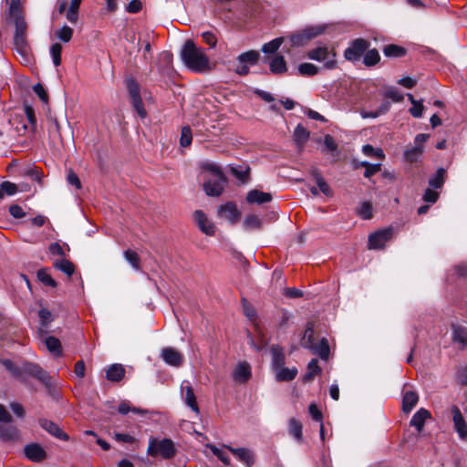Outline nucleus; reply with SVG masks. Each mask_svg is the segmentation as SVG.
I'll return each instance as SVG.
<instances>
[{"label": "nucleus", "mask_w": 467, "mask_h": 467, "mask_svg": "<svg viewBox=\"0 0 467 467\" xmlns=\"http://www.w3.org/2000/svg\"><path fill=\"white\" fill-rule=\"evenodd\" d=\"M218 215L234 224L239 221L241 217V212L238 210L234 202H228L225 204L219 206Z\"/></svg>", "instance_id": "9b49d317"}, {"label": "nucleus", "mask_w": 467, "mask_h": 467, "mask_svg": "<svg viewBox=\"0 0 467 467\" xmlns=\"http://www.w3.org/2000/svg\"><path fill=\"white\" fill-rule=\"evenodd\" d=\"M298 72L301 76L312 77L318 73V67L311 63H302L298 66Z\"/></svg>", "instance_id": "a18cd8bd"}, {"label": "nucleus", "mask_w": 467, "mask_h": 467, "mask_svg": "<svg viewBox=\"0 0 467 467\" xmlns=\"http://www.w3.org/2000/svg\"><path fill=\"white\" fill-rule=\"evenodd\" d=\"M290 41L293 47H303L306 46L310 41V39L303 29L296 34L292 35L290 36Z\"/></svg>", "instance_id": "a19ab883"}, {"label": "nucleus", "mask_w": 467, "mask_h": 467, "mask_svg": "<svg viewBox=\"0 0 467 467\" xmlns=\"http://www.w3.org/2000/svg\"><path fill=\"white\" fill-rule=\"evenodd\" d=\"M193 216L199 229L202 233L207 235H213L215 234V226L213 223L207 218L202 211H195Z\"/></svg>", "instance_id": "dca6fc26"}, {"label": "nucleus", "mask_w": 467, "mask_h": 467, "mask_svg": "<svg viewBox=\"0 0 467 467\" xmlns=\"http://www.w3.org/2000/svg\"><path fill=\"white\" fill-rule=\"evenodd\" d=\"M126 85L133 109L140 118H145L147 116V111L143 106L138 82L134 78H128L126 80Z\"/></svg>", "instance_id": "39448f33"}, {"label": "nucleus", "mask_w": 467, "mask_h": 467, "mask_svg": "<svg viewBox=\"0 0 467 467\" xmlns=\"http://www.w3.org/2000/svg\"><path fill=\"white\" fill-rule=\"evenodd\" d=\"M419 402V395L414 390H406L402 397V410L404 413H410Z\"/></svg>", "instance_id": "5701e85b"}, {"label": "nucleus", "mask_w": 467, "mask_h": 467, "mask_svg": "<svg viewBox=\"0 0 467 467\" xmlns=\"http://www.w3.org/2000/svg\"><path fill=\"white\" fill-rule=\"evenodd\" d=\"M224 447L247 467H251L254 463V455L251 450L246 448H233L227 445H224Z\"/></svg>", "instance_id": "f3484780"}, {"label": "nucleus", "mask_w": 467, "mask_h": 467, "mask_svg": "<svg viewBox=\"0 0 467 467\" xmlns=\"http://www.w3.org/2000/svg\"><path fill=\"white\" fill-rule=\"evenodd\" d=\"M24 452L26 457L34 462H40L47 456L45 449L38 443H29L26 445Z\"/></svg>", "instance_id": "ddd939ff"}, {"label": "nucleus", "mask_w": 467, "mask_h": 467, "mask_svg": "<svg viewBox=\"0 0 467 467\" xmlns=\"http://www.w3.org/2000/svg\"><path fill=\"white\" fill-rule=\"evenodd\" d=\"M0 439L5 441H18L20 440V431L14 425H0Z\"/></svg>", "instance_id": "b1692460"}, {"label": "nucleus", "mask_w": 467, "mask_h": 467, "mask_svg": "<svg viewBox=\"0 0 467 467\" xmlns=\"http://www.w3.org/2000/svg\"><path fill=\"white\" fill-rule=\"evenodd\" d=\"M446 176V170L444 168H439L436 173L429 179V186L433 189H441Z\"/></svg>", "instance_id": "2f4dec72"}, {"label": "nucleus", "mask_w": 467, "mask_h": 467, "mask_svg": "<svg viewBox=\"0 0 467 467\" xmlns=\"http://www.w3.org/2000/svg\"><path fill=\"white\" fill-rule=\"evenodd\" d=\"M259 53L254 50H250L244 53H242L238 56L237 59L240 64H250V65H255L259 59Z\"/></svg>", "instance_id": "c9c22d12"}, {"label": "nucleus", "mask_w": 467, "mask_h": 467, "mask_svg": "<svg viewBox=\"0 0 467 467\" xmlns=\"http://www.w3.org/2000/svg\"><path fill=\"white\" fill-rule=\"evenodd\" d=\"M272 199L273 197L271 193L256 189L249 191L246 194V202L251 204H263L271 202Z\"/></svg>", "instance_id": "aec40b11"}, {"label": "nucleus", "mask_w": 467, "mask_h": 467, "mask_svg": "<svg viewBox=\"0 0 467 467\" xmlns=\"http://www.w3.org/2000/svg\"><path fill=\"white\" fill-rule=\"evenodd\" d=\"M147 453L151 457L161 456L162 459L170 460L175 455L176 449L174 442L171 439L158 440L150 438Z\"/></svg>", "instance_id": "7ed1b4c3"}, {"label": "nucleus", "mask_w": 467, "mask_h": 467, "mask_svg": "<svg viewBox=\"0 0 467 467\" xmlns=\"http://www.w3.org/2000/svg\"><path fill=\"white\" fill-rule=\"evenodd\" d=\"M262 222L257 215H247L244 221V228L247 231L260 229Z\"/></svg>", "instance_id": "79ce46f5"}, {"label": "nucleus", "mask_w": 467, "mask_h": 467, "mask_svg": "<svg viewBox=\"0 0 467 467\" xmlns=\"http://www.w3.org/2000/svg\"><path fill=\"white\" fill-rule=\"evenodd\" d=\"M456 379L461 385L467 386V367L462 368L457 371Z\"/></svg>", "instance_id": "774afa93"}, {"label": "nucleus", "mask_w": 467, "mask_h": 467, "mask_svg": "<svg viewBox=\"0 0 467 467\" xmlns=\"http://www.w3.org/2000/svg\"><path fill=\"white\" fill-rule=\"evenodd\" d=\"M295 140L297 144H305L309 138V131L302 125H297L294 131Z\"/></svg>", "instance_id": "37998d69"}, {"label": "nucleus", "mask_w": 467, "mask_h": 467, "mask_svg": "<svg viewBox=\"0 0 467 467\" xmlns=\"http://www.w3.org/2000/svg\"><path fill=\"white\" fill-rule=\"evenodd\" d=\"M362 152L368 157H376L378 159H383L385 157L381 149H375L369 144H366L362 147Z\"/></svg>", "instance_id": "603ef678"}, {"label": "nucleus", "mask_w": 467, "mask_h": 467, "mask_svg": "<svg viewBox=\"0 0 467 467\" xmlns=\"http://www.w3.org/2000/svg\"><path fill=\"white\" fill-rule=\"evenodd\" d=\"M251 376V366L245 361L238 363L233 371L234 379L239 383L247 382Z\"/></svg>", "instance_id": "a211bd4d"}, {"label": "nucleus", "mask_w": 467, "mask_h": 467, "mask_svg": "<svg viewBox=\"0 0 467 467\" xmlns=\"http://www.w3.org/2000/svg\"><path fill=\"white\" fill-rule=\"evenodd\" d=\"M322 371L321 368L318 365V360L317 358H313L307 365V371L304 375V381L308 382L314 379L316 375L320 374Z\"/></svg>", "instance_id": "f704fd0d"}, {"label": "nucleus", "mask_w": 467, "mask_h": 467, "mask_svg": "<svg viewBox=\"0 0 467 467\" xmlns=\"http://www.w3.org/2000/svg\"><path fill=\"white\" fill-rule=\"evenodd\" d=\"M118 411L122 415H126L130 411L134 412L136 414H144L146 412L142 409L136 408V407H130V404L125 401L121 402L119 405Z\"/></svg>", "instance_id": "5fc2aeb1"}, {"label": "nucleus", "mask_w": 467, "mask_h": 467, "mask_svg": "<svg viewBox=\"0 0 467 467\" xmlns=\"http://www.w3.org/2000/svg\"><path fill=\"white\" fill-rule=\"evenodd\" d=\"M314 342V323L309 321L306 323L301 344L304 348H307L309 345H312Z\"/></svg>", "instance_id": "58836bf2"}, {"label": "nucleus", "mask_w": 467, "mask_h": 467, "mask_svg": "<svg viewBox=\"0 0 467 467\" xmlns=\"http://www.w3.org/2000/svg\"><path fill=\"white\" fill-rule=\"evenodd\" d=\"M38 317L40 319L41 327L39 328V334L42 337L43 334L47 333L48 325L53 321L54 317L47 308H41L38 311Z\"/></svg>", "instance_id": "7c9ffc66"}, {"label": "nucleus", "mask_w": 467, "mask_h": 467, "mask_svg": "<svg viewBox=\"0 0 467 467\" xmlns=\"http://www.w3.org/2000/svg\"><path fill=\"white\" fill-rule=\"evenodd\" d=\"M181 57L184 65L193 72L202 73L211 69L210 59L204 49L196 46L191 39L184 43L181 50Z\"/></svg>", "instance_id": "f03ea898"}, {"label": "nucleus", "mask_w": 467, "mask_h": 467, "mask_svg": "<svg viewBox=\"0 0 467 467\" xmlns=\"http://www.w3.org/2000/svg\"><path fill=\"white\" fill-rule=\"evenodd\" d=\"M358 213L365 220L370 219L372 217V205L368 202H363Z\"/></svg>", "instance_id": "052dcab7"}, {"label": "nucleus", "mask_w": 467, "mask_h": 467, "mask_svg": "<svg viewBox=\"0 0 467 467\" xmlns=\"http://www.w3.org/2000/svg\"><path fill=\"white\" fill-rule=\"evenodd\" d=\"M161 357L165 363L173 367L181 366L184 360L183 355L171 347L162 348Z\"/></svg>", "instance_id": "4468645a"}, {"label": "nucleus", "mask_w": 467, "mask_h": 467, "mask_svg": "<svg viewBox=\"0 0 467 467\" xmlns=\"http://www.w3.org/2000/svg\"><path fill=\"white\" fill-rule=\"evenodd\" d=\"M370 43L363 38H358L350 43V46L345 50L344 57L348 61H358L365 51L369 47Z\"/></svg>", "instance_id": "423d86ee"}, {"label": "nucleus", "mask_w": 467, "mask_h": 467, "mask_svg": "<svg viewBox=\"0 0 467 467\" xmlns=\"http://www.w3.org/2000/svg\"><path fill=\"white\" fill-rule=\"evenodd\" d=\"M326 27L324 26H307L304 30L306 33L308 38L312 40L313 38L322 35L325 32Z\"/></svg>", "instance_id": "bf43d9fd"}, {"label": "nucleus", "mask_w": 467, "mask_h": 467, "mask_svg": "<svg viewBox=\"0 0 467 467\" xmlns=\"http://www.w3.org/2000/svg\"><path fill=\"white\" fill-rule=\"evenodd\" d=\"M288 431L297 442H303V425L299 420L291 418L288 421Z\"/></svg>", "instance_id": "cd10ccee"}, {"label": "nucleus", "mask_w": 467, "mask_h": 467, "mask_svg": "<svg viewBox=\"0 0 467 467\" xmlns=\"http://www.w3.org/2000/svg\"><path fill=\"white\" fill-rule=\"evenodd\" d=\"M53 265L55 268L65 273L67 276H71L75 272V265L67 259L55 261Z\"/></svg>", "instance_id": "e433bc0d"}, {"label": "nucleus", "mask_w": 467, "mask_h": 467, "mask_svg": "<svg viewBox=\"0 0 467 467\" xmlns=\"http://www.w3.org/2000/svg\"><path fill=\"white\" fill-rule=\"evenodd\" d=\"M431 418V412L424 408H420L412 416V418L410 421V425L414 427L417 430V431L420 433L424 428L425 421Z\"/></svg>", "instance_id": "6ab92c4d"}, {"label": "nucleus", "mask_w": 467, "mask_h": 467, "mask_svg": "<svg viewBox=\"0 0 467 467\" xmlns=\"http://www.w3.org/2000/svg\"><path fill=\"white\" fill-rule=\"evenodd\" d=\"M218 177L213 180H209L203 183V190L209 196L217 197L220 196L223 191V182Z\"/></svg>", "instance_id": "412c9836"}, {"label": "nucleus", "mask_w": 467, "mask_h": 467, "mask_svg": "<svg viewBox=\"0 0 467 467\" xmlns=\"http://www.w3.org/2000/svg\"><path fill=\"white\" fill-rule=\"evenodd\" d=\"M307 57L312 60L324 63V67L327 69L336 67V53L333 48L327 46H318L307 52Z\"/></svg>", "instance_id": "20e7f679"}, {"label": "nucleus", "mask_w": 467, "mask_h": 467, "mask_svg": "<svg viewBox=\"0 0 467 467\" xmlns=\"http://www.w3.org/2000/svg\"><path fill=\"white\" fill-rule=\"evenodd\" d=\"M436 190L437 189H433L431 187L427 188L423 193L422 200L425 202L435 203L438 201L440 195L439 192Z\"/></svg>", "instance_id": "4d7b16f0"}, {"label": "nucleus", "mask_w": 467, "mask_h": 467, "mask_svg": "<svg viewBox=\"0 0 467 467\" xmlns=\"http://www.w3.org/2000/svg\"><path fill=\"white\" fill-rule=\"evenodd\" d=\"M16 192L17 186L13 182L5 181L0 184V199H2L5 194L14 195Z\"/></svg>", "instance_id": "3c124183"}, {"label": "nucleus", "mask_w": 467, "mask_h": 467, "mask_svg": "<svg viewBox=\"0 0 467 467\" xmlns=\"http://www.w3.org/2000/svg\"><path fill=\"white\" fill-rule=\"evenodd\" d=\"M283 41H284L283 37L275 38L272 41L265 43L262 47V51L264 53L273 54L278 50V48L282 45Z\"/></svg>", "instance_id": "49530a36"}, {"label": "nucleus", "mask_w": 467, "mask_h": 467, "mask_svg": "<svg viewBox=\"0 0 467 467\" xmlns=\"http://www.w3.org/2000/svg\"><path fill=\"white\" fill-rule=\"evenodd\" d=\"M202 37L203 42L209 46L211 48H214L216 47V44L218 42L217 36L213 31H205L202 33Z\"/></svg>", "instance_id": "6e6d98bb"}, {"label": "nucleus", "mask_w": 467, "mask_h": 467, "mask_svg": "<svg viewBox=\"0 0 467 467\" xmlns=\"http://www.w3.org/2000/svg\"><path fill=\"white\" fill-rule=\"evenodd\" d=\"M61 52L62 46L59 43H54L50 47V55L53 60V63L56 67L61 64Z\"/></svg>", "instance_id": "8fccbe9b"}, {"label": "nucleus", "mask_w": 467, "mask_h": 467, "mask_svg": "<svg viewBox=\"0 0 467 467\" xmlns=\"http://www.w3.org/2000/svg\"><path fill=\"white\" fill-rule=\"evenodd\" d=\"M8 16L14 21L16 26L14 35L15 49L26 61H28L29 47L26 41L27 25L25 21L21 0L10 1Z\"/></svg>", "instance_id": "f257e3e1"}, {"label": "nucleus", "mask_w": 467, "mask_h": 467, "mask_svg": "<svg viewBox=\"0 0 467 467\" xmlns=\"http://www.w3.org/2000/svg\"><path fill=\"white\" fill-rule=\"evenodd\" d=\"M182 395L186 405L190 407L192 410L194 411L197 415H199L200 410L195 394L193 392V389L187 381H183L182 384Z\"/></svg>", "instance_id": "2eb2a0df"}, {"label": "nucleus", "mask_w": 467, "mask_h": 467, "mask_svg": "<svg viewBox=\"0 0 467 467\" xmlns=\"http://www.w3.org/2000/svg\"><path fill=\"white\" fill-rule=\"evenodd\" d=\"M272 367L274 370L283 367L285 362V357L283 348L278 345L271 347Z\"/></svg>", "instance_id": "a878e982"}, {"label": "nucleus", "mask_w": 467, "mask_h": 467, "mask_svg": "<svg viewBox=\"0 0 467 467\" xmlns=\"http://www.w3.org/2000/svg\"><path fill=\"white\" fill-rule=\"evenodd\" d=\"M308 411L314 420L322 422V420H323L322 412L320 411V410L317 408V406L315 403H311L309 405Z\"/></svg>", "instance_id": "0e129e2a"}, {"label": "nucleus", "mask_w": 467, "mask_h": 467, "mask_svg": "<svg viewBox=\"0 0 467 467\" xmlns=\"http://www.w3.org/2000/svg\"><path fill=\"white\" fill-rule=\"evenodd\" d=\"M33 90H34V92L39 97V99L44 103H47V101H48V95H47L46 89L44 88V87L41 84H39V83L36 84L33 87Z\"/></svg>", "instance_id": "69168bd1"}, {"label": "nucleus", "mask_w": 467, "mask_h": 467, "mask_svg": "<svg viewBox=\"0 0 467 467\" xmlns=\"http://www.w3.org/2000/svg\"><path fill=\"white\" fill-rule=\"evenodd\" d=\"M382 51L388 57H402L407 54V50L403 47L395 44L385 46Z\"/></svg>", "instance_id": "473e14b6"}, {"label": "nucleus", "mask_w": 467, "mask_h": 467, "mask_svg": "<svg viewBox=\"0 0 467 467\" xmlns=\"http://www.w3.org/2000/svg\"><path fill=\"white\" fill-rule=\"evenodd\" d=\"M38 424L42 429L57 439L66 441L69 440V436L54 421L41 418L38 420Z\"/></svg>", "instance_id": "f8f14e48"}, {"label": "nucleus", "mask_w": 467, "mask_h": 467, "mask_svg": "<svg viewBox=\"0 0 467 467\" xmlns=\"http://www.w3.org/2000/svg\"><path fill=\"white\" fill-rule=\"evenodd\" d=\"M21 371L37 379L46 387H50L52 385V378L37 364L25 363L21 367Z\"/></svg>", "instance_id": "0eeeda50"}, {"label": "nucleus", "mask_w": 467, "mask_h": 467, "mask_svg": "<svg viewBox=\"0 0 467 467\" xmlns=\"http://www.w3.org/2000/svg\"><path fill=\"white\" fill-rule=\"evenodd\" d=\"M37 279L43 283L45 285L56 287L57 282L52 278V276L47 272L46 269H40L36 273Z\"/></svg>", "instance_id": "de8ad7c7"}, {"label": "nucleus", "mask_w": 467, "mask_h": 467, "mask_svg": "<svg viewBox=\"0 0 467 467\" xmlns=\"http://www.w3.org/2000/svg\"><path fill=\"white\" fill-rule=\"evenodd\" d=\"M429 135L427 134H418L414 139V146L410 149H408L404 157L406 161L410 162H416L420 160V156L423 153L424 143L427 141Z\"/></svg>", "instance_id": "6e6552de"}, {"label": "nucleus", "mask_w": 467, "mask_h": 467, "mask_svg": "<svg viewBox=\"0 0 467 467\" xmlns=\"http://www.w3.org/2000/svg\"><path fill=\"white\" fill-rule=\"evenodd\" d=\"M269 67L274 74H283L287 71L285 60L283 56H275L269 62Z\"/></svg>", "instance_id": "c85d7f7f"}, {"label": "nucleus", "mask_w": 467, "mask_h": 467, "mask_svg": "<svg viewBox=\"0 0 467 467\" xmlns=\"http://www.w3.org/2000/svg\"><path fill=\"white\" fill-rule=\"evenodd\" d=\"M392 237V229L387 228L375 233L368 236L369 249H382L385 244Z\"/></svg>", "instance_id": "1a4fd4ad"}, {"label": "nucleus", "mask_w": 467, "mask_h": 467, "mask_svg": "<svg viewBox=\"0 0 467 467\" xmlns=\"http://www.w3.org/2000/svg\"><path fill=\"white\" fill-rule=\"evenodd\" d=\"M124 257L135 270H140V260L135 251L130 249L126 250L124 252Z\"/></svg>", "instance_id": "c03bdc74"}, {"label": "nucleus", "mask_w": 467, "mask_h": 467, "mask_svg": "<svg viewBox=\"0 0 467 467\" xmlns=\"http://www.w3.org/2000/svg\"><path fill=\"white\" fill-rule=\"evenodd\" d=\"M314 354L318 355L321 359L327 360L330 354V348L326 337H322L318 343H313L307 348Z\"/></svg>", "instance_id": "4be33fe9"}, {"label": "nucleus", "mask_w": 467, "mask_h": 467, "mask_svg": "<svg viewBox=\"0 0 467 467\" xmlns=\"http://www.w3.org/2000/svg\"><path fill=\"white\" fill-rule=\"evenodd\" d=\"M47 348L56 357L62 355V346L58 338L55 337H47L45 338Z\"/></svg>", "instance_id": "72a5a7b5"}, {"label": "nucleus", "mask_w": 467, "mask_h": 467, "mask_svg": "<svg viewBox=\"0 0 467 467\" xmlns=\"http://www.w3.org/2000/svg\"><path fill=\"white\" fill-rule=\"evenodd\" d=\"M9 407L17 418L23 419L25 417L26 410L21 403L11 402Z\"/></svg>", "instance_id": "e2e57ef3"}, {"label": "nucleus", "mask_w": 467, "mask_h": 467, "mask_svg": "<svg viewBox=\"0 0 467 467\" xmlns=\"http://www.w3.org/2000/svg\"><path fill=\"white\" fill-rule=\"evenodd\" d=\"M231 173L238 179L242 183H246L250 179V167L244 168L231 167Z\"/></svg>", "instance_id": "4c0bfd02"}, {"label": "nucleus", "mask_w": 467, "mask_h": 467, "mask_svg": "<svg viewBox=\"0 0 467 467\" xmlns=\"http://www.w3.org/2000/svg\"><path fill=\"white\" fill-rule=\"evenodd\" d=\"M207 448H209L211 450V451L216 455L219 460L225 465H229L230 464V458L226 455L225 452H223L221 449L217 448L215 445L213 444H207L206 445Z\"/></svg>", "instance_id": "13d9d810"}, {"label": "nucleus", "mask_w": 467, "mask_h": 467, "mask_svg": "<svg viewBox=\"0 0 467 467\" xmlns=\"http://www.w3.org/2000/svg\"><path fill=\"white\" fill-rule=\"evenodd\" d=\"M453 269L460 278L467 279V263L455 265Z\"/></svg>", "instance_id": "338daca9"}, {"label": "nucleus", "mask_w": 467, "mask_h": 467, "mask_svg": "<svg viewBox=\"0 0 467 467\" xmlns=\"http://www.w3.org/2000/svg\"><path fill=\"white\" fill-rule=\"evenodd\" d=\"M275 372L278 381H290L293 380L297 375V369L295 367L289 368L283 366L275 369Z\"/></svg>", "instance_id": "c756f323"}, {"label": "nucleus", "mask_w": 467, "mask_h": 467, "mask_svg": "<svg viewBox=\"0 0 467 467\" xmlns=\"http://www.w3.org/2000/svg\"><path fill=\"white\" fill-rule=\"evenodd\" d=\"M126 370L121 364H112L106 370V378L112 382L120 381L125 376Z\"/></svg>", "instance_id": "393cba45"}, {"label": "nucleus", "mask_w": 467, "mask_h": 467, "mask_svg": "<svg viewBox=\"0 0 467 467\" xmlns=\"http://www.w3.org/2000/svg\"><path fill=\"white\" fill-rule=\"evenodd\" d=\"M380 60V56L379 51L376 48L368 50L363 58V63L367 67H373L378 64Z\"/></svg>", "instance_id": "ea45409f"}, {"label": "nucleus", "mask_w": 467, "mask_h": 467, "mask_svg": "<svg viewBox=\"0 0 467 467\" xmlns=\"http://www.w3.org/2000/svg\"><path fill=\"white\" fill-rule=\"evenodd\" d=\"M384 96L385 98L390 99L394 102H400L403 100V95L393 87L388 88Z\"/></svg>", "instance_id": "680f3d73"}, {"label": "nucleus", "mask_w": 467, "mask_h": 467, "mask_svg": "<svg viewBox=\"0 0 467 467\" xmlns=\"http://www.w3.org/2000/svg\"><path fill=\"white\" fill-rule=\"evenodd\" d=\"M192 140V130L189 126H185L182 129L180 144L182 147H188L191 145Z\"/></svg>", "instance_id": "864d4df0"}, {"label": "nucleus", "mask_w": 467, "mask_h": 467, "mask_svg": "<svg viewBox=\"0 0 467 467\" xmlns=\"http://www.w3.org/2000/svg\"><path fill=\"white\" fill-rule=\"evenodd\" d=\"M56 36L62 42L67 43L71 40L73 36V29L68 26H64L62 28L55 32Z\"/></svg>", "instance_id": "09e8293b"}, {"label": "nucleus", "mask_w": 467, "mask_h": 467, "mask_svg": "<svg viewBox=\"0 0 467 467\" xmlns=\"http://www.w3.org/2000/svg\"><path fill=\"white\" fill-rule=\"evenodd\" d=\"M451 329L452 340L460 343L462 348H467V327L459 325H451Z\"/></svg>", "instance_id": "bb28decb"}, {"label": "nucleus", "mask_w": 467, "mask_h": 467, "mask_svg": "<svg viewBox=\"0 0 467 467\" xmlns=\"http://www.w3.org/2000/svg\"><path fill=\"white\" fill-rule=\"evenodd\" d=\"M453 427L462 440H467V424L460 409L453 405L451 408Z\"/></svg>", "instance_id": "9d476101"}]
</instances>
